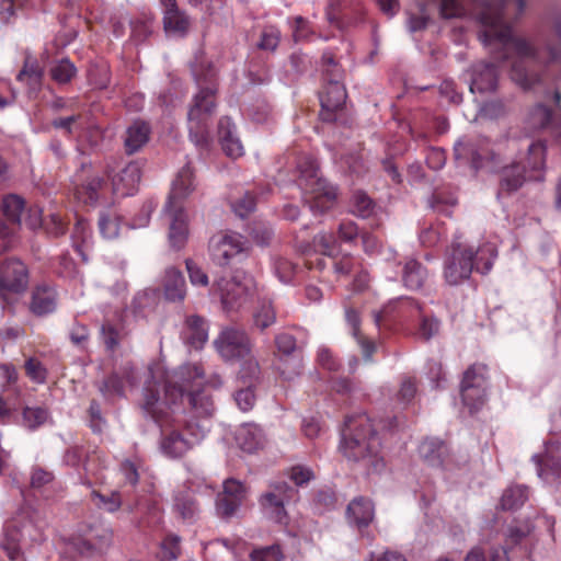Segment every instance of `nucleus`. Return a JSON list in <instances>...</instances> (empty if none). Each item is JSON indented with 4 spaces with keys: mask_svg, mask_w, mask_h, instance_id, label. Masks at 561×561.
Masks as SVG:
<instances>
[{
    "mask_svg": "<svg viewBox=\"0 0 561 561\" xmlns=\"http://www.w3.org/2000/svg\"><path fill=\"white\" fill-rule=\"evenodd\" d=\"M91 499L99 508L108 513H114L122 506V495L117 491H113L110 494H102L98 491H92Z\"/></svg>",
    "mask_w": 561,
    "mask_h": 561,
    "instance_id": "nucleus-44",
    "label": "nucleus"
},
{
    "mask_svg": "<svg viewBox=\"0 0 561 561\" xmlns=\"http://www.w3.org/2000/svg\"><path fill=\"white\" fill-rule=\"evenodd\" d=\"M252 561H280L283 553L278 545L255 549L250 554Z\"/></svg>",
    "mask_w": 561,
    "mask_h": 561,
    "instance_id": "nucleus-54",
    "label": "nucleus"
},
{
    "mask_svg": "<svg viewBox=\"0 0 561 561\" xmlns=\"http://www.w3.org/2000/svg\"><path fill=\"white\" fill-rule=\"evenodd\" d=\"M528 123L534 129H543L557 126L556 118L550 108L539 103L528 114Z\"/></svg>",
    "mask_w": 561,
    "mask_h": 561,
    "instance_id": "nucleus-35",
    "label": "nucleus"
},
{
    "mask_svg": "<svg viewBox=\"0 0 561 561\" xmlns=\"http://www.w3.org/2000/svg\"><path fill=\"white\" fill-rule=\"evenodd\" d=\"M247 489L236 479H227L224 482L222 492L216 497V513L222 519L233 517L245 500Z\"/></svg>",
    "mask_w": 561,
    "mask_h": 561,
    "instance_id": "nucleus-15",
    "label": "nucleus"
},
{
    "mask_svg": "<svg viewBox=\"0 0 561 561\" xmlns=\"http://www.w3.org/2000/svg\"><path fill=\"white\" fill-rule=\"evenodd\" d=\"M193 72L199 92L195 95L193 105L187 113L190 139L196 147L206 149L210 142L208 118L215 108L217 72L211 66H208L205 75H202L197 68H194Z\"/></svg>",
    "mask_w": 561,
    "mask_h": 561,
    "instance_id": "nucleus-4",
    "label": "nucleus"
},
{
    "mask_svg": "<svg viewBox=\"0 0 561 561\" xmlns=\"http://www.w3.org/2000/svg\"><path fill=\"white\" fill-rule=\"evenodd\" d=\"M163 294L169 301H182L186 295V283L183 273L174 267L169 266L164 270L161 278Z\"/></svg>",
    "mask_w": 561,
    "mask_h": 561,
    "instance_id": "nucleus-23",
    "label": "nucleus"
},
{
    "mask_svg": "<svg viewBox=\"0 0 561 561\" xmlns=\"http://www.w3.org/2000/svg\"><path fill=\"white\" fill-rule=\"evenodd\" d=\"M247 250V240L237 232L226 233L213 245L214 261L219 265H228L231 259Z\"/></svg>",
    "mask_w": 561,
    "mask_h": 561,
    "instance_id": "nucleus-18",
    "label": "nucleus"
},
{
    "mask_svg": "<svg viewBox=\"0 0 561 561\" xmlns=\"http://www.w3.org/2000/svg\"><path fill=\"white\" fill-rule=\"evenodd\" d=\"M255 196L251 192H245L241 198L231 204L232 210L240 218L248 217L251 213L255 210Z\"/></svg>",
    "mask_w": 561,
    "mask_h": 561,
    "instance_id": "nucleus-50",
    "label": "nucleus"
},
{
    "mask_svg": "<svg viewBox=\"0 0 561 561\" xmlns=\"http://www.w3.org/2000/svg\"><path fill=\"white\" fill-rule=\"evenodd\" d=\"M233 363H240L239 378L242 379L244 383L252 386V383L259 379L260 366L252 352L241 360H234Z\"/></svg>",
    "mask_w": 561,
    "mask_h": 561,
    "instance_id": "nucleus-42",
    "label": "nucleus"
},
{
    "mask_svg": "<svg viewBox=\"0 0 561 561\" xmlns=\"http://www.w3.org/2000/svg\"><path fill=\"white\" fill-rule=\"evenodd\" d=\"M280 31L273 25L265 26L256 46L261 50L275 51L280 42Z\"/></svg>",
    "mask_w": 561,
    "mask_h": 561,
    "instance_id": "nucleus-48",
    "label": "nucleus"
},
{
    "mask_svg": "<svg viewBox=\"0 0 561 561\" xmlns=\"http://www.w3.org/2000/svg\"><path fill=\"white\" fill-rule=\"evenodd\" d=\"M467 385L466 382L465 386H460V393L463 404L468 407L472 413L483 405L486 387L472 388V386Z\"/></svg>",
    "mask_w": 561,
    "mask_h": 561,
    "instance_id": "nucleus-38",
    "label": "nucleus"
},
{
    "mask_svg": "<svg viewBox=\"0 0 561 561\" xmlns=\"http://www.w3.org/2000/svg\"><path fill=\"white\" fill-rule=\"evenodd\" d=\"M298 499V490L286 482L272 484L270 490L260 496V505L272 520L286 524L288 516L285 506Z\"/></svg>",
    "mask_w": 561,
    "mask_h": 561,
    "instance_id": "nucleus-9",
    "label": "nucleus"
},
{
    "mask_svg": "<svg viewBox=\"0 0 561 561\" xmlns=\"http://www.w3.org/2000/svg\"><path fill=\"white\" fill-rule=\"evenodd\" d=\"M347 93L345 85L340 80L328 79L323 91L320 94V118L322 122H337L339 116L343 112Z\"/></svg>",
    "mask_w": 561,
    "mask_h": 561,
    "instance_id": "nucleus-13",
    "label": "nucleus"
},
{
    "mask_svg": "<svg viewBox=\"0 0 561 561\" xmlns=\"http://www.w3.org/2000/svg\"><path fill=\"white\" fill-rule=\"evenodd\" d=\"M360 233L362 231L358 226L352 220H342L339 224L337 237L342 242L352 243L360 236Z\"/></svg>",
    "mask_w": 561,
    "mask_h": 561,
    "instance_id": "nucleus-53",
    "label": "nucleus"
},
{
    "mask_svg": "<svg viewBox=\"0 0 561 561\" xmlns=\"http://www.w3.org/2000/svg\"><path fill=\"white\" fill-rule=\"evenodd\" d=\"M439 13L444 19L461 16L465 13L462 0H440Z\"/></svg>",
    "mask_w": 561,
    "mask_h": 561,
    "instance_id": "nucleus-56",
    "label": "nucleus"
},
{
    "mask_svg": "<svg viewBox=\"0 0 561 561\" xmlns=\"http://www.w3.org/2000/svg\"><path fill=\"white\" fill-rule=\"evenodd\" d=\"M54 473L41 467H33L30 483L34 489H41L54 481Z\"/></svg>",
    "mask_w": 561,
    "mask_h": 561,
    "instance_id": "nucleus-58",
    "label": "nucleus"
},
{
    "mask_svg": "<svg viewBox=\"0 0 561 561\" xmlns=\"http://www.w3.org/2000/svg\"><path fill=\"white\" fill-rule=\"evenodd\" d=\"M318 363L322 368L329 371H337L341 367V363L332 351L324 346L320 347L318 351Z\"/></svg>",
    "mask_w": 561,
    "mask_h": 561,
    "instance_id": "nucleus-60",
    "label": "nucleus"
},
{
    "mask_svg": "<svg viewBox=\"0 0 561 561\" xmlns=\"http://www.w3.org/2000/svg\"><path fill=\"white\" fill-rule=\"evenodd\" d=\"M375 203L364 192L357 191L352 197V213L360 218H368L374 214Z\"/></svg>",
    "mask_w": 561,
    "mask_h": 561,
    "instance_id": "nucleus-46",
    "label": "nucleus"
},
{
    "mask_svg": "<svg viewBox=\"0 0 561 561\" xmlns=\"http://www.w3.org/2000/svg\"><path fill=\"white\" fill-rule=\"evenodd\" d=\"M204 383L202 367L185 364L167 378L163 399L156 383L148 382L144 388L142 409L161 428L159 446L164 456L181 458L204 438L206 428L203 424L169 411L186 396L194 416H211L215 405L211 396L203 389Z\"/></svg>",
    "mask_w": 561,
    "mask_h": 561,
    "instance_id": "nucleus-1",
    "label": "nucleus"
},
{
    "mask_svg": "<svg viewBox=\"0 0 561 561\" xmlns=\"http://www.w3.org/2000/svg\"><path fill=\"white\" fill-rule=\"evenodd\" d=\"M77 75L76 66L67 58L59 60L50 68V76L59 84H66Z\"/></svg>",
    "mask_w": 561,
    "mask_h": 561,
    "instance_id": "nucleus-43",
    "label": "nucleus"
},
{
    "mask_svg": "<svg viewBox=\"0 0 561 561\" xmlns=\"http://www.w3.org/2000/svg\"><path fill=\"white\" fill-rule=\"evenodd\" d=\"M20 541L15 533H9L7 537L3 538L1 548L5 551L11 561H16L21 556Z\"/></svg>",
    "mask_w": 561,
    "mask_h": 561,
    "instance_id": "nucleus-61",
    "label": "nucleus"
},
{
    "mask_svg": "<svg viewBox=\"0 0 561 561\" xmlns=\"http://www.w3.org/2000/svg\"><path fill=\"white\" fill-rule=\"evenodd\" d=\"M313 244H314V247H318L321 249L322 255H325L331 259L336 250L337 240L333 233L321 232V233H318L317 236H314Z\"/></svg>",
    "mask_w": 561,
    "mask_h": 561,
    "instance_id": "nucleus-51",
    "label": "nucleus"
},
{
    "mask_svg": "<svg viewBox=\"0 0 561 561\" xmlns=\"http://www.w3.org/2000/svg\"><path fill=\"white\" fill-rule=\"evenodd\" d=\"M252 279L244 282L232 277L230 279L220 278L216 282V286L220 291L221 302L226 309H234L241 306L251 295Z\"/></svg>",
    "mask_w": 561,
    "mask_h": 561,
    "instance_id": "nucleus-17",
    "label": "nucleus"
},
{
    "mask_svg": "<svg viewBox=\"0 0 561 561\" xmlns=\"http://www.w3.org/2000/svg\"><path fill=\"white\" fill-rule=\"evenodd\" d=\"M340 449L347 460L358 463L368 473L381 472L386 467L381 439L366 414L346 417Z\"/></svg>",
    "mask_w": 561,
    "mask_h": 561,
    "instance_id": "nucleus-3",
    "label": "nucleus"
},
{
    "mask_svg": "<svg viewBox=\"0 0 561 561\" xmlns=\"http://www.w3.org/2000/svg\"><path fill=\"white\" fill-rule=\"evenodd\" d=\"M99 390L106 400L124 397V379L117 373H112L99 385Z\"/></svg>",
    "mask_w": 561,
    "mask_h": 561,
    "instance_id": "nucleus-40",
    "label": "nucleus"
},
{
    "mask_svg": "<svg viewBox=\"0 0 561 561\" xmlns=\"http://www.w3.org/2000/svg\"><path fill=\"white\" fill-rule=\"evenodd\" d=\"M496 256L497 250L492 243H484L478 250L455 243L445 261V279L449 285H458L470 277L474 267L479 273L486 274Z\"/></svg>",
    "mask_w": 561,
    "mask_h": 561,
    "instance_id": "nucleus-5",
    "label": "nucleus"
},
{
    "mask_svg": "<svg viewBox=\"0 0 561 561\" xmlns=\"http://www.w3.org/2000/svg\"><path fill=\"white\" fill-rule=\"evenodd\" d=\"M276 322V311L271 301L262 300L253 310L252 323L260 331H264Z\"/></svg>",
    "mask_w": 561,
    "mask_h": 561,
    "instance_id": "nucleus-33",
    "label": "nucleus"
},
{
    "mask_svg": "<svg viewBox=\"0 0 561 561\" xmlns=\"http://www.w3.org/2000/svg\"><path fill=\"white\" fill-rule=\"evenodd\" d=\"M427 278L426 268L414 259H409L404 262L402 267V282L403 285L412 290H417L423 287Z\"/></svg>",
    "mask_w": 561,
    "mask_h": 561,
    "instance_id": "nucleus-30",
    "label": "nucleus"
},
{
    "mask_svg": "<svg viewBox=\"0 0 561 561\" xmlns=\"http://www.w3.org/2000/svg\"><path fill=\"white\" fill-rule=\"evenodd\" d=\"M164 28L168 32L184 33L187 31L188 18L178 7L164 11Z\"/></svg>",
    "mask_w": 561,
    "mask_h": 561,
    "instance_id": "nucleus-37",
    "label": "nucleus"
},
{
    "mask_svg": "<svg viewBox=\"0 0 561 561\" xmlns=\"http://www.w3.org/2000/svg\"><path fill=\"white\" fill-rule=\"evenodd\" d=\"M27 266L19 259L10 257L0 262V296L22 294L28 287Z\"/></svg>",
    "mask_w": 561,
    "mask_h": 561,
    "instance_id": "nucleus-12",
    "label": "nucleus"
},
{
    "mask_svg": "<svg viewBox=\"0 0 561 561\" xmlns=\"http://www.w3.org/2000/svg\"><path fill=\"white\" fill-rule=\"evenodd\" d=\"M47 409L42 407H25L22 412V424L28 430H36L48 420Z\"/></svg>",
    "mask_w": 561,
    "mask_h": 561,
    "instance_id": "nucleus-41",
    "label": "nucleus"
},
{
    "mask_svg": "<svg viewBox=\"0 0 561 561\" xmlns=\"http://www.w3.org/2000/svg\"><path fill=\"white\" fill-rule=\"evenodd\" d=\"M110 176L114 194L123 197L129 196L138 188L141 179V167L139 162L131 161L118 173Z\"/></svg>",
    "mask_w": 561,
    "mask_h": 561,
    "instance_id": "nucleus-19",
    "label": "nucleus"
},
{
    "mask_svg": "<svg viewBox=\"0 0 561 561\" xmlns=\"http://www.w3.org/2000/svg\"><path fill=\"white\" fill-rule=\"evenodd\" d=\"M516 7V16L525 10V0H477L474 14L483 26L479 38L491 47L495 60L511 64V78L524 90H529L540 81L537 70L552 62H561V15L552 21V34L545 38L543 47L512 35L507 23L508 7Z\"/></svg>",
    "mask_w": 561,
    "mask_h": 561,
    "instance_id": "nucleus-2",
    "label": "nucleus"
},
{
    "mask_svg": "<svg viewBox=\"0 0 561 561\" xmlns=\"http://www.w3.org/2000/svg\"><path fill=\"white\" fill-rule=\"evenodd\" d=\"M182 339L194 348H202L208 339L207 321L197 314L188 316L182 331Z\"/></svg>",
    "mask_w": 561,
    "mask_h": 561,
    "instance_id": "nucleus-26",
    "label": "nucleus"
},
{
    "mask_svg": "<svg viewBox=\"0 0 561 561\" xmlns=\"http://www.w3.org/2000/svg\"><path fill=\"white\" fill-rule=\"evenodd\" d=\"M529 491L525 485H512L507 488L501 497V508L515 511L522 507L528 500Z\"/></svg>",
    "mask_w": 561,
    "mask_h": 561,
    "instance_id": "nucleus-31",
    "label": "nucleus"
},
{
    "mask_svg": "<svg viewBox=\"0 0 561 561\" xmlns=\"http://www.w3.org/2000/svg\"><path fill=\"white\" fill-rule=\"evenodd\" d=\"M497 70L493 64L478 62L472 67L470 91L486 93L497 87Z\"/></svg>",
    "mask_w": 561,
    "mask_h": 561,
    "instance_id": "nucleus-21",
    "label": "nucleus"
},
{
    "mask_svg": "<svg viewBox=\"0 0 561 561\" xmlns=\"http://www.w3.org/2000/svg\"><path fill=\"white\" fill-rule=\"evenodd\" d=\"M297 183L306 195L310 209L314 215L328 211L336 198V188L319 175L317 160L310 154H301L297 158Z\"/></svg>",
    "mask_w": 561,
    "mask_h": 561,
    "instance_id": "nucleus-7",
    "label": "nucleus"
},
{
    "mask_svg": "<svg viewBox=\"0 0 561 561\" xmlns=\"http://www.w3.org/2000/svg\"><path fill=\"white\" fill-rule=\"evenodd\" d=\"M151 127L141 119L134 121L123 136L124 150L128 156L139 152L150 140Z\"/></svg>",
    "mask_w": 561,
    "mask_h": 561,
    "instance_id": "nucleus-20",
    "label": "nucleus"
},
{
    "mask_svg": "<svg viewBox=\"0 0 561 561\" xmlns=\"http://www.w3.org/2000/svg\"><path fill=\"white\" fill-rule=\"evenodd\" d=\"M347 523L357 529L362 538L373 542L375 535L369 530V525L375 518L374 503L364 496L353 499L346 507Z\"/></svg>",
    "mask_w": 561,
    "mask_h": 561,
    "instance_id": "nucleus-14",
    "label": "nucleus"
},
{
    "mask_svg": "<svg viewBox=\"0 0 561 561\" xmlns=\"http://www.w3.org/2000/svg\"><path fill=\"white\" fill-rule=\"evenodd\" d=\"M25 208L24 199L15 194H9L2 199V211L10 221L11 228L15 230V226L21 224V216Z\"/></svg>",
    "mask_w": 561,
    "mask_h": 561,
    "instance_id": "nucleus-32",
    "label": "nucleus"
},
{
    "mask_svg": "<svg viewBox=\"0 0 561 561\" xmlns=\"http://www.w3.org/2000/svg\"><path fill=\"white\" fill-rule=\"evenodd\" d=\"M289 479L297 486H302L313 479V471L308 467L297 465L290 468Z\"/></svg>",
    "mask_w": 561,
    "mask_h": 561,
    "instance_id": "nucleus-63",
    "label": "nucleus"
},
{
    "mask_svg": "<svg viewBox=\"0 0 561 561\" xmlns=\"http://www.w3.org/2000/svg\"><path fill=\"white\" fill-rule=\"evenodd\" d=\"M186 270L188 273L190 280L193 285L207 286L208 276L207 274L192 260H186Z\"/></svg>",
    "mask_w": 561,
    "mask_h": 561,
    "instance_id": "nucleus-64",
    "label": "nucleus"
},
{
    "mask_svg": "<svg viewBox=\"0 0 561 561\" xmlns=\"http://www.w3.org/2000/svg\"><path fill=\"white\" fill-rule=\"evenodd\" d=\"M193 190V171L187 163L179 171L163 207V214L170 219L169 241L176 250L182 249L187 241V216L182 202Z\"/></svg>",
    "mask_w": 561,
    "mask_h": 561,
    "instance_id": "nucleus-6",
    "label": "nucleus"
},
{
    "mask_svg": "<svg viewBox=\"0 0 561 561\" xmlns=\"http://www.w3.org/2000/svg\"><path fill=\"white\" fill-rule=\"evenodd\" d=\"M322 64L325 83H328V79H335L341 81L343 75L342 70L331 53L323 54Z\"/></svg>",
    "mask_w": 561,
    "mask_h": 561,
    "instance_id": "nucleus-55",
    "label": "nucleus"
},
{
    "mask_svg": "<svg viewBox=\"0 0 561 561\" xmlns=\"http://www.w3.org/2000/svg\"><path fill=\"white\" fill-rule=\"evenodd\" d=\"M214 344L220 356L232 363L250 355L253 347L248 332L236 327L222 329Z\"/></svg>",
    "mask_w": 561,
    "mask_h": 561,
    "instance_id": "nucleus-10",
    "label": "nucleus"
},
{
    "mask_svg": "<svg viewBox=\"0 0 561 561\" xmlns=\"http://www.w3.org/2000/svg\"><path fill=\"white\" fill-rule=\"evenodd\" d=\"M104 181L100 176H92L77 188V195L84 203H95L99 198V191L103 187Z\"/></svg>",
    "mask_w": 561,
    "mask_h": 561,
    "instance_id": "nucleus-45",
    "label": "nucleus"
},
{
    "mask_svg": "<svg viewBox=\"0 0 561 561\" xmlns=\"http://www.w3.org/2000/svg\"><path fill=\"white\" fill-rule=\"evenodd\" d=\"M546 149V144L541 140L528 144L526 157L520 158L519 161H515L503 169L501 191H506L507 193L517 191L523 185L526 178L529 180H539L540 175H527V173L530 171L537 172L543 168Z\"/></svg>",
    "mask_w": 561,
    "mask_h": 561,
    "instance_id": "nucleus-8",
    "label": "nucleus"
},
{
    "mask_svg": "<svg viewBox=\"0 0 561 561\" xmlns=\"http://www.w3.org/2000/svg\"><path fill=\"white\" fill-rule=\"evenodd\" d=\"M218 138L228 157L236 159L243 154V147L239 138L234 136V125L230 117L224 116L219 119Z\"/></svg>",
    "mask_w": 561,
    "mask_h": 561,
    "instance_id": "nucleus-27",
    "label": "nucleus"
},
{
    "mask_svg": "<svg viewBox=\"0 0 561 561\" xmlns=\"http://www.w3.org/2000/svg\"><path fill=\"white\" fill-rule=\"evenodd\" d=\"M301 359L297 357H294L290 360L279 359L277 364V370L279 371L280 376L286 380H290L295 376H298L301 373Z\"/></svg>",
    "mask_w": 561,
    "mask_h": 561,
    "instance_id": "nucleus-52",
    "label": "nucleus"
},
{
    "mask_svg": "<svg viewBox=\"0 0 561 561\" xmlns=\"http://www.w3.org/2000/svg\"><path fill=\"white\" fill-rule=\"evenodd\" d=\"M57 308V293L46 284L36 286L31 294L30 311L36 317H44Z\"/></svg>",
    "mask_w": 561,
    "mask_h": 561,
    "instance_id": "nucleus-22",
    "label": "nucleus"
},
{
    "mask_svg": "<svg viewBox=\"0 0 561 561\" xmlns=\"http://www.w3.org/2000/svg\"><path fill=\"white\" fill-rule=\"evenodd\" d=\"M99 228L104 238H116L119 233V216L113 209L102 211L99 217Z\"/></svg>",
    "mask_w": 561,
    "mask_h": 561,
    "instance_id": "nucleus-39",
    "label": "nucleus"
},
{
    "mask_svg": "<svg viewBox=\"0 0 561 561\" xmlns=\"http://www.w3.org/2000/svg\"><path fill=\"white\" fill-rule=\"evenodd\" d=\"M101 339L107 352L114 353L121 345V342L127 336V332L118 329L111 321L106 320L102 323Z\"/></svg>",
    "mask_w": 561,
    "mask_h": 561,
    "instance_id": "nucleus-34",
    "label": "nucleus"
},
{
    "mask_svg": "<svg viewBox=\"0 0 561 561\" xmlns=\"http://www.w3.org/2000/svg\"><path fill=\"white\" fill-rule=\"evenodd\" d=\"M44 68L35 57L27 54L23 67L16 76V80L27 87L30 94H36L42 88Z\"/></svg>",
    "mask_w": 561,
    "mask_h": 561,
    "instance_id": "nucleus-25",
    "label": "nucleus"
},
{
    "mask_svg": "<svg viewBox=\"0 0 561 561\" xmlns=\"http://www.w3.org/2000/svg\"><path fill=\"white\" fill-rule=\"evenodd\" d=\"M538 476L556 492L561 493V439L553 437L546 442L542 455H535Z\"/></svg>",
    "mask_w": 561,
    "mask_h": 561,
    "instance_id": "nucleus-11",
    "label": "nucleus"
},
{
    "mask_svg": "<svg viewBox=\"0 0 561 561\" xmlns=\"http://www.w3.org/2000/svg\"><path fill=\"white\" fill-rule=\"evenodd\" d=\"M113 531L106 527H94L89 536L79 543V552L82 556L103 553L112 545Z\"/></svg>",
    "mask_w": 561,
    "mask_h": 561,
    "instance_id": "nucleus-24",
    "label": "nucleus"
},
{
    "mask_svg": "<svg viewBox=\"0 0 561 561\" xmlns=\"http://www.w3.org/2000/svg\"><path fill=\"white\" fill-rule=\"evenodd\" d=\"M420 455L431 466H442L448 455L446 444L438 438H426L419 447Z\"/></svg>",
    "mask_w": 561,
    "mask_h": 561,
    "instance_id": "nucleus-29",
    "label": "nucleus"
},
{
    "mask_svg": "<svg viewBox=\"0 0 561 561\" xmlns=\"http://www.w3.org/2000/svg\"><path fill=\"white\" fill-rule=\"evenodd\" d=\"M24 0H1L0 20L4 24L12 23L15 19L16 9L21 8Z\"/></svg>",
    "mask_w": 561,
    "mask_h": 561,
    "instance_id": "nucleus-59",
    "label": "nucleus"
},
{
    "mask_svg": "<svg viewBox=\"0 0 561 561\" xmlns=\"http://www.w3.org/2000/svg\"><path fill=\"white\" fill-rule=\"evenodd\" d=\"M275 345L283 355L290 356L297 348L296 339L289 333H279L275 336Z\"/></svg>",
    "mask_w": 561,
    "mask_h": 561,
    "instance_id": "nucleus-62",
    "label": "nucleus"
},
{
    "mask_svg": "<svg viewBox=\"0 0 561 561\" xmlns=\"http://www.w3.org/2000/svg\"><path fill=\"white\" fill-rule=\"evenodd\" d=\"M90 237V229L89 225L84 219H78L73 230H72V245L75 250L82 256V260L85 262L87 256L83 253L82 247Z\"/></svg>",
    "mask_w": 561,
    "mask_h": 561,
    "instance_id": "nucleus-49",
    "label": "nucleus"
},
{
    "mask_svg": "<svg viewBox=\"0 0 561 561\" xmlns=\"http://www.w3.org/2000/svg\"><path fill=\"white\" fill-rule=\"evenodd\" d=\"M439 331V321L435 318L422 316L420 327L417 330V335L428 341L433 336H435Z\"/></svg>",
    "mask_w": 561,
    "mask_h": 561,
    "instance_id": "nucleus-57",
    "label": "nucleus"
},
{
    "mask_svg": "<svg viewBox=\"0 0 561 561\" xmlns=\"http://www.w3.org/2000/svg\"><path fill=\"white\" fill-rule=\"evenodd\" d=\"M455 158L468 159L471 167L478 171L480 169L494 170L499 162L497 156L493 150L488 148L484 142H457L454 148Z\"/></svg>",
    "mask_w": 561,
    "mask_h": 561,
    "instance_id": "nucleus-16",
    "label": "nucleus"
},
{
    "mask_svg": "<svg viewBox=\"0 0 561 561\" xmlns=\"http://www.w3.org/2000/svg\"><path fill=\"white\" fill-rule=\"evenodd\" d=\"M236 440L243 451L251 454L263 447L264 435L257 425L243 424L236 433Z\"/></svg>",
    "mask_w": 561,
    "mask_h": 561,
    "instance_id": "nucleus-28",
    "label": "nucleus"
},
{
    "mask_svg": "<svg viewBox=\"0 0 561 561\" xmlns=\"http://www.w3.org/2000/svg\"><path fill=\"white\" fill-rule=\"evenodd\" d=\"M174 507L185 520H192L198 514V506L194 496L188 491L179 492L174 499Z\"/></svg>",
    "mask_w": 561,
    "mask_h": 561,
    "instance_id": "nucleus-36",
    "label": "nucleus"
},
{
    "mask_svg": "<svg viewBox=\"0 0 561 561\" xmlns=\"http://www.w3.org/2000/svg\"><path fill=\"white\" fill-rule=\"evenodd\" d=\"M486 387V366L482 364H474L470 366L465 373L460 386Z\"/></svg>",
    "mask_w": 561,
    "mask_h": 561,
    "instance_id": "nucleus-47",
    "label": "nucleus"
}]
</instances>
